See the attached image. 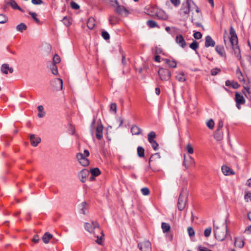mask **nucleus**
Segmentation results:
<instances>
[{
  "label": "nucleus",
  "mask_w": 251,
  "mask_h": 251,
  "mask_svg": "<svg viewBox=\"0 0 251 251\" xmlns=\"http://www.w3.org/2000/svg\"><path fill=\"white\" fill-rule=\"evenodd\" d=\"M188 191L186 189L183 188L179 194L177 201V208L179 211H182L188 201Z\"/></svg>",
  "instance_id": "f257e3e1"
},
{
  "label": "nucleus",
  "mask_w": 251,
  "mask_h": 251,
  "mask_svg": "<svg viewBox=\"0 0 251 251\" xmlns=\"http://www.w3.org/2000/svg\"><path fill=\"white\" fill-rule=\"evenodd\" d=\"M215 237L217 240L220 241H224L226 236L227 232V225L226 224V229L225 231H221L218 227H217L214 230Z\"/></svg>",
  "instance_id": "f03ea898"
},
{
  "label": "nucleus",
  "mask_w": 251,
  "mask_h": 251,
  "mask_svg": "<svg viewBox=\"0 0 251 251\" xmlns=\"http://www.w3.org/2000/svg\"><path fill=\"white\" fill-rule=\"evenodd\" d=\"M158 74L162 81H167L171 76V72L169 70L163 68H160L159 69Z\"/></svg>",
  "instance_id": "7ed1b4c3"
},
{
  "label": "nucleus",
  "mask_w": 251,
  "mask_h": 251,
  "mask_svg": "<svg viewBox=\"0 0 251 251\" xmlns=\"http://www.w3.org/2000/svg\"><path fill=\"white\" fill-rule=\"evenodd\" d=\"M156 135L154 131H151L148 134V139L149 142L151 144L152 149L154 151L158 149V144L154 140Z\"/></svg>",
  "instance_id": "20e7f679"
},
{
  "label": "nucleus",
  "mask_w": 251,
  "mask_h": 251,
  "mask_svg": "<svg viewBox=\"0 0 251 251\" xmlns=\"http://www.w3.org/2000/svg\"><path fill=\"white\" fill-rule=\"evenodd\" d=\"M192 2L190 0H186V1L182 4L180 9L181 14L186 15L189 14L190 12V6Z\"/></svg>",
  "instance_id": "39448f33"
},
{
  "label": "nucleus",
  "mask_w": 251,
  "mask_h": 251,
  "mask_svg": "<svg viewBox=\"0 0 251 251\" xmlns=\"http://www.w3.org/2000/svg\"><path fill=\"white\" fill-rule=\"evenodd\" d=\"M76 157L79 163L83 166H87L90 162L89 160L83 155V153L79 152L76 154Z\"/></svg>",
  "instance_id": "423d86ee"
},
{
  "label": "nucleus",
  "mask_w": 251,
  "mask_h": 251,
  "mask_svg": "<svg viewBox=\"0 0 251 251\" xmlns=\"http://www.w3.org/2000/svg\"><path fill=\"white\" fill-rule=\"evenodd\" d=\"M138 247L141 251H151V243L149 241H144L138 244Z\"/></svg>",
  "instance_id": "0eeeda50"
},
{
  "label": "nucleus",
  "mask_w": 251,
  "mask_h": 251,
  "mask_svg": "<svg viewBox=\"0 0 251 251\" xmlns=\"http://www.w3.org/2000/svg\"><path fill=\"white\" fill-rule=\"evenodd\" d=\"M183 165L186 169L190 167L194 166L195 162L194 158L190 155L186 158L185 155L184 156V160L183 162Z\"/></svg>",
  "instance_id": "6e6552de"
},
{
  "label": "nucleus",
  "mask_w": 251,
  "mask_h": 251,
  "mask_svg": "<svg viewBox=\"0 0 251 251\" xmlns=\"http://www.w3.org/2000/svg\"><path fill=\"white\" fill-rule=\"evenodd\" d=\"M115 12L122 17H126L129 14L128 10L125 6L120 5L118 4L115 9Z\"/></svg>",
  "instance_id": "1a4fd4ad"
},
{
  "label": "nucleus",
  "mask_w": 251,
  "mask_h": 251,
  "mask_svg": "<svg viewBox=\"0 0 251 251\" xmlns=\"http://www.w3.org/2000/svg\"><path fill=\"white\" fill-rule=\"evenodd\" d=\"M235 100L236 102V106L238 109H240L241 104H244L245 103V100L244 97L239 93L236 92L235 96Z\"/></svg>",
  "instance_id": "9d476101"
},
{
  "label": "nucleus",
  "mask_w": 251,
  "mask_h": 251,
  "mask_svg": "<svg viewBox=\"0 0 251 251\" xmlns=\"http://www.w3.org/2000/svg\"><path fill=\"white\" fill-rule=\"evenodd\" d=\"M229 33L230 37H229V43L230 44H233L234 43L238 44L237 36L236 34V32L232 26L230 28Z\"/></svg>",
  "instance_id": "9b49d317"
},
{
  "label": "nucleus",
  "mask_w": 251,
  "mask_h": 251,
  "mask_svg": "<svg viewBox=\"0 0 251 251\" xmlns=\"http://www.w3.org/2000/svg\"><path fill=\"white\" fill-rule=\"evenodd\" d=\"M89 175V171L86 169L82 170L78 174V177L81 182L84 183L86 182L87 177Z\"/></svg>",
  "instance_id": "f8f14e48"
},
{
  "label": "nucleus",
  "mask_w": 251,
  "mask_h": 251,
  "mask_svg": "<svg viewBox=\"0 0 251 251\" xmlns=\"http://www.w3.org/2000/svg\"><path fill=\"white\" fill-rule=\"evenodd\" d=\"M52 85L55 88L56 91H59L63 88V80L61 78H56L52 81Z\"/></svg>",
  "instance_id": "ddd939ff"
},
{
  "label": "nucleus",
  "mask_w": 251,
  "mask_h": 251,
  "mask_svg": "<svg viewBox=\"0 0 251 251\" xmlns=\"http://www.w3.org/2000/svg\"><path fill=\"white\" fill-rule=\"evenodd\" d=\"M0 71L4 74L7 75L8 73L12 74L14 72V69L12 67H10L8 64H3L0 68Z\"/></svg>",
  "instance_id": "4468645a"
},
{
  "label": "nucleus",
  "mask_w": 251,
  "mask_h": 251,
  "mask_svg": "<svg viewBox=\"0 0 251 251\" xmlns=\"http://www.w3.org/2000/svg\"><path fill=\"white\" fill-rule=\"evenodd\" d=\"M175 41L176 43L182 48H185L186 46V43L183 37L181 34H178L176 36Z\"/></svg>",
  "instance_id": "2eb2a0df"
},
{
  "label": "nucleus",
  "mask_w": 251,
  "mask_h": 251,
  "mask_svg": "<svg viewBox=\"0 0 251 251\" xmlns=\"http://www.w3.org/2000/svg\"><path fill=\"white\" fill-rule=\"evenodd\" d=\"M215 44L216 43L215 41L212 39L210 36L207 35L205 37L204 46L206 48L210 47H214L215 46Z\"/></svg>",
  "instance_id": "dca6fc26"
},
{
  "label": "nucleus",
  "mask_w": 251,
  "mask_h": 251,
  "mask_svg": "<svg viewBox=\"0 0 251 251\" xmlns=\"http://www.w3.org/2000/svg\"><path fill=\"white\" fill-rule=\"evenodd\" d=\"M30 140L31 145L33 147L37 146L41 141V139L39 137H36L33 134H30Z\"/></svg>",
  "instance_id": "f3484780"
},
{
  "label": "nucleus",
  "mask_w": 251,
  "mask_h": 251,
  "mask_svg": "<svg viewBox=\"0 0 251 251\" xmlns=\"http://www.w3.org/2000/svg\"><path fill=\"white\" fill-rule=\"evenodd\" d=\"M103 126L101 124L97 126L96 130V135L97 139L101 140L102 139L103 137Z\"/></svg>",
  "instance_id": "a211bd4d"
},
{
  "label": "nucleus",
  "mask_w": 251,
  "mask_h": 251,
  "mask_svg": "<svg viewBox=\"0 0 251 251\" xmlns=\"http://www.w3.org/2000/svg\"><path fill=\"white\" fill-rule=\"evenodd\" d=\"M230 45L234 51L235 55L238 60H240L241 58V55L240 53V50L238 46V44L234 43L233 44H230Z\"/></svg>",
  "instance_id": "6ab92c4d"
},
{
  "label": "nucleus",
  "mask_w": 251,
  "mask_h": 251,
  "mask_svg": "<svg viewBox=\"0 0 251 251\" xmlns=\"http://www.w3.org/2000/svg\"><path fill=\"white\" fill-rule=\"evenodd\" d=\"M216 51L219 54L221 57H226V54L224 48L223 46L217 45L215 47Z\"/></svg>",
  "instance_id": "aec40b11"
},
{
  "label": "nucleus",
  "mask_w": 251,
  "mask_h": 251,
  "mask_svg": "<svg viewBox=\"0 0 251 251\" xmlns=\"http://www.w3.org/2000/svg\"><path fill=\"white\" fill-rule=\"evenodd\" d=\"M6 4L10 5L14 9H18L21 12H24L23 9L18 5L14 0H10V1L7 2Z\"/></svg>",
  "instance_id": "412c9836"
},
{
  "label": "nucleus",
  "mask_w": 251,
  "mask_h": 251,
  "mask_svg": "<svg viewBox=\"0 0 251 251\" xmlns=\"http://www.w3.org/2000/svg\"><path fill=\"white\" fill-rule=\"evenodd\" d=\"M214 137L218 141L222 140L223 138L222 130L217 129L214 134Z\"/></svg>",
  "instance_id": "4be33fe9"
},
{
  "label": "nucleus",
  "mask_w": 251,
  "mask_h": 251,
  "mask_svg": "<svg viewBox=\"0 0 251 251\" xmlns=\"http://www.w3.org/2000/svg\"><path fill=\"white\" fill-rule=\"evenodd\" d=\"M53 237L52 235L49 232H46L42 236V240L45 244L49 243L50 240Z\"/></svg>",
  "instance_id": "5701e85b"
},
{
  "label": "nucleus",
  "mask_w": 251,
  "mask_h": 251,
  "mask_svg": "<svg viewBox=\"0 0 251 251\" xmlns=\"http://www.w3.org/2000/svg\"><path fill=\"white\" fill-rule=\"evenodd\" d=\"M131 132L132 135H139L142 132V129L138 126L134 125L131 128Z\"/></svg>",
  "instance_id": "b1692460"
},
{
  "label": "nucleus",
  "mask_w": 251,
  "mask_h": 251,
  "mask_svg": "<svg viewBox=\"0 0 251 251\" xmlns=\"http://www.w3.org/2000/svg\"><path fill=\"white\" fill-rule=\"evenodd\" d=\"M109 22L111 25H115L118 23L119 19L115 16L110 15L109 17Z\"/></svg>",
  "instance_id": "393cba45"
},
{
  "label": "nucleus",
  "mask_w": 251,
  "mask_h": 251,
  "mask_svg": "<svg viewBox=\"0 0 251 251\" xmlns=\"http://www.w3.org/2000/svg\"><path fill=\"white\" fill-rule=\"evenodd\" d=\"M160 158V155L159 153H155L153 154H152L150 158L149 163L150 166H151V163L155 161L156 160H158Z\"/></svg>",
  "instance_id": "a878e982"
},
{
  "label": "nucleus",
  "mask_w": 251,
  "mask_h": 251,
  "mask_svg": "<svg viewBox=\"0 0 251 251\" xmlns=\"http://www.w3.org/2000/svg\"><path fill=\"white\" fill-rule=\"evenodd\" d=\"M242 92L247 99L251 100V90L248 86H244Z\"/></svg>",
  "instance_id": "bb28decb"
},
{
  "label": "nucleus",
  "mask_w": 251,
  "mask_h": 251,
  "mask_svg": "<svg viewBox=\"0 0 251 251\" xmlns=\"http://www.w3.org/2000/svg\"><path fill=\"white\" fill-rule=\"evenodd\" d=\"M87 25L89 29H92L95 26V20L94 18L92 17L89 18L87 23Z\"/></svg>",
  "instance_id": "cd10ccee"
},
{
  "label": "nucleus",
  "mask_w": 251,
  "mask_h": 251,
  "mask_svg": "<svg viewBox=\"0 0 251 251\" xmlns=\"http://www.w3.org/2000/svg\"><path fill=\"white\" fill-rule=\"evenodd\" d=\"M234 244L235 246L239 248H242L244 246V242L241 238H235Z\"/></svg>",
  "instance_id": "c85d7f7f"
},
{
  "label": "nucleus",
  "mask_w": 251,
  "mask_h": 251,
  "mask_svg": "<svg viewBox=\"0 0 251 251\" xmlns=\"http://www.w3.org/2000/svg\"><path fill=\"white\" fill-rule=\"evenodd\" d=\"M222 171L223 173V174L226 176L233 174V173L231 172L230 168L225 165H224L222 167Z\"/></svg>",
  "instance_id": "c756f323"
},
{
  "label": "nucleus",
  "mask_w": 251,
  "mask_h": 251,
  "mask_svg": "<svg viewBox=\"0 0 251 251\" xmlns=\"http://www.w3.org/2000/svg\"><path fill=\"white\" fill-rule=\"evenodd\" d=\"M27 29V26L24 23H20L16 27V29L20 32H23L24 30H25Z\"/></svg>",
  "instance_id": "7c9ffc66"
},
{
  "label": "nucleus",
  "mask_w": 251,
  "mask_h": 251,
  "mask_svg": "<svg viewBox=\"0 0 251 251\" xmlns=\"http://www.w3.org/2000/svg\"><path fill=\"white\" fill-rule=\"evenodd\" d=\"M164 61L171 68H175L176 67V62L174 60H171L169 59H164Z\"/></svg>",
  "instance_id": "2f4dec72"
},
{
  "label": "nucleus",
  "mask_w": 251,
  "mask_h": 251,
  "mask_svg": "<svg viewBox=\"0 0 251 251\" xmlns=\"http://www.w3.org/2000/svg\"><path fill=\"white\" fill-rule=\"evenodd\" d=\"M161 228H162L163 232L164 233H166V232H169L171 229L170 226L168 224L164 223V222L162 223Z\"/></svg>",
  "instance_id": "473e14b6"
},
{
  "label": "nucleus",
  "mask_w": 251,
  "mask_h": 251,
  "mask_svg": "<svg viewBox=\"0 0 251 251\" xmlns=\"http://www.w3.org/2000/svg\"><path fill=\"white\" fill-rule=\"evenodd\" d=\"M89 173H91L92 176H99L101 173L100 170L98 168L91 169Z\"/></svg>",
  "instance_id": "72a5a7b5"
},
{
  "label": "nucleus",
  "mask_w": 251,
  "mask_h": 251,
  "mask_svg": "<svg viewBox=\"0 0 251 251\" xmlns=\"http://www.w3.org/2000/svg\"><path fill=\"white\" fill-rule=\"evenodd\" d=\"M137 154L139 157H143L145 156V150L142 147H138L137 149Z\"/></svg>",
  "instance_id": "f704fd0d"
},
{
  "label": "nucleus",
  "mask_w": 251,
  "mask_h": 251,
  "mask_svg": "<svg viewBox=\"0 0 251 251\" xmlns=\"http://www.w3.org/2000/svg\"><path fill=\"white\" fill-rule=\"evenodd\" d=\"M176 79L180 82H184L186 80V78L184 76V73L181 72L176 76Z\"/></svg>",
  "instance_id": "c9c22d12"
},
{
  "label": "nucleus",
  "mask_w": 251,
  "mask_h": 251,
  "mask_svg": "<svg viewBox=\"0 0 251 251\" xmlns=\"http://www.w3.org/2000/svg\"><path fill=\"white\" fill-rule=\"evenodd\" d=\"M147 25L151 28H154L155 27H159V26L157 24L156 22L153 20H148L147 22Z\"/></svg>",
  "instance_id": "e433bc0d"
},
{
  "label": "nucleus",
  "mask_w": 251,
  "mask_h": 251,
  "mask_svg": "<svg viewBox=\"0 0 251 251\" xmlns=\"http://www.w3.org/2000/svg\"><path fill=\"white\" fill-rule=\"evenodd\" d=\"M50 70L54 75H58L57 67L54 63H52L50 66Z\"/></svg>",
  "instance_id": "4c0bfd02"
},
{
  "label": "nucleus",
  "mask_w": 251,
  "mask_h": 251,
  "mask_svg": "<svg viewBox=\"0 0 251 251\" xmlns=\"http://www.w3.org/2000/svg\"><path fill=\"white\" fill-rule=\"evenodd\" d=\"M37 109L39 112V113L38 114V116L40 118L43 117L45 115V112H44L43 106L42 105H39L38 106Z\"/></svg>",
  "instance_id": "58836bf2"
},
{
  "label": "nucleus",
  "mask_w": 251,
  "mask_h": 251,
  "mask_svg": "<svg viewBox=\"0 0 251 251\" xmlns=\"http://www.w3.org/2000/svg\"><path fill=\"white\" fill-rule=\"evenodd\" d=\"M190 48L193 50H196L199 48V43L196 40H193L192 43L189 46Z\"/></svg>",
  "instance_id": "ea45409f"
},
{
  "label": "nucleus",
  "mask_w": 251,
  "mask_h": 251,
  "mask_svg": "<svg viewBox=\"0 0 251 251\" xmlns=\"http://www.w3.org/2000/svg\"><path fill=\"white\" fill-rule=\"evenodd\" d=\"M84 227L85 229L90 233L92 232L94 229L92 225L88 223H85Z\"/></svg>",
  "instance_id": "a19ab883"
},
{
  "label": "nucleus",
  "mask_w": 251,
  "mask_h": 251,
  "mask_svg": "<svg viewBox=\"0 0 251 251\" xmlns=\"http://www.w3.org/2000/svg\"><path fill=\"white\" fill-rule=\"evenodd\" d=\"M215 123L212 119H210L206 123L207 126L210 129H212L214 127Z\"/></svg>",
  "instance_id": "79ce46f5"
},
{
  "label": "nucleus",
  "mask_w": 251,
  "mask_h": 251,
  "mask_svg": "<svg viewBox=\"0 0 251 251\" xmlns=\"http://www.w3.org/2000/svg\"><path fill=\"white\" fill-rule=\"evenodd\" d=\"M221 71V70L220 68H215L211 70L210 74L213 76H215L218 75Z\"/></svg>",
  "instance_id": "37998d69"
},
{
  "label": "nucleus",
  "mask_w": 251,
  "mask_h": 251,
  "mask_svg": "<svg viewBox=\"0 0 251 251\" xmlns=\"http://www.w3.org/2000/svg\"><path fill=\"white\" fill-rule=\"evenodd\" d=\"M29 14L32 16V18L34 20L36 23L39 24L40 23V20L37 17V14L35 12H29Z\"/></svg>",
  "instance_id": "c03bdc74"
},
{
  "label": "nucleus",
  "mask_w": 251,
  "mask_h": 251,
  "mask_svg": "<svg viewBox=\"0 0 251 251\" xmlns=\"http://www.w3.org/2000/svg\"><path fill=\"white\" fill-rule=\"evenodd\" d=\"M8 20V18L4 14H0V24H4Z\"/></svg>",
  "instance_id": "a18cd8bd"
},
{
  "label": "nucleus",
  "mask_w": 251,
  "mask_h": 251,
  "mask_svg": "<svg viewBox=\"0 0 251 251\" xmlns=\"http://www.w3.org/2000/svg\"><path fill=\"white\" fill-rule=\"evenodd\" d=\"M60 60V56L58 54H55L53 57V62L52 63H54V64L59 63Z\"/></svg>",
  "instance_id": "49530a36"
},
{
  "label": "nucleus",
  "mask_w": 251,
  "mask_h": 251,
  "mask_svg": "<svg viewBox=\"0 0 251 251\" xmlns=\"http://www.w3.org/2000/svg\"><path fill=\"white\" fill-rule=\"evenodd\" d=\"M102 235L99 237L98 236H97V240L96 241V243L99 245H101L103 243V237L104 236V234L103 232H101Z\"/></svg>",
  "instance_id": "de8ad7c7"
},
{
  "label": "nucleus",
  "mask_w": 251,
  "mask_h": 251,
  "mask_svg": "<svg viewBox=\"0 0 251 251\" xmlns=\"http://www.w3.org/2000/svg\"><path fill=\"white\" fill-rule=\"evenodd\" d=\"M142 194L144 196H147L150 194V191L147 187H144L141 189Z\"/></svg>",
  "instance_id": "09e8293b"
},
{
  "label": "nucleus",
  "mask_w": 251,
  "mask_h": 251,
  "mask_svg": "<svg viewBox=\"0 0 251 251\" xmlns=\"http://www.w3.org/2000/svg\"><path fill=\"white\" fill-rule=\"evenodd\" d=\"M186 149L188 153L192 154L194 152V150L190 144H188L186 147Z\"/></svg>",
  "instance_id": "8fccbe9b"
},
{
  "label": "nucleus",
  "mask_w": 251,
  "mask_h": 251,
  "mask_svg": "<svg viewBox=\"0 0 251 251\" xmlns=\"http://www.w3.org/2000/svg\"><path fill=\"white\" fill-rule=\"evenodd\" d=\"M62 21L63 22V23L67 26H69L71 25V22H70V19L67 18L66 16L64 17L63 18V20H62Z\"/></svg>",
  "instance_id": "3c124183"
},
{
  "label": "nucleus",
  "mask_w": 251,
  "mask_h": 251,
  "mask_svg": "<svg viewBox=\"0 0 251 251\" xmlns=\"http://www.w3.org/2000/svg\"><path fill=\"white\" fill-rule=\"evenodd\" d=\"M104 1L112 6H114L115 4H118V1L117 0H103Z\"/></svg>",
  "instance_id": "603ef678"
},
{
  "label": "nucleus",
  "mask_w": 251,
  "mask_h": 251,
  "mask_svg": "<svg viewBox=\"0 0 251 251\" xmlns=\"http://www.w3.org/2000/svg\"><path fill=\"white\" fill-rule=\"evenodd\" d=\"M101 36H102V38L106 40H108L110 38V36H109V33L106 31H103L102 32Z\"/></svg>",
  "instance_id": "864d4df0"
},
{
  "label": "nucleus",
  "mask_w": 251,
  "mask_h": 251,
  "mask_svg": "<svg viewBox=\"0 0 251 251\" xmlns=\"http://www.w3.org/2000/svg\"><path fill=\"white\" fill-rule=\"evenodd\" d=\"M86 204H87L86 202L83 201L81 203V205H80V207H81L80 213H82L84 215L85 214V208L86 205Z\"/></svg>",
  "instance_id": "5fc2aeb1"
},
{
  "label": "nucleus",
  "mask_w": 251,
  "mask_h": 251,
  "mask_svg": "<svg viewBox=\"0 0 251 251\" xmlns=\"http://www.w3.org/2000/svg\"><path fill=\"white\" fill-rule=\"evenodd\" d=\"M70 4L71 7L74 9L77 10L79 8V5L75 1H72Z\"/></svg>",
  "instance_id": "6e6d98bb"
},
{
  "label": "nucleus",
  "mask_w": 251,
  "mask_h": 251,
  "mask_svg": "<svg viewBox=\"0 0 251 251\" xmlns=\"http://www.w3.org/2000/svg\"><path fill=\"white\" fill-rule=\"evenodd\" d=\"M202 36V34L199 31H195L193 34V36L196 39H201Z\"/></svg>",
  "instance_id": "4d7b16f0"
},
{
  "label": "nucleus",
  "mask_w": 251,
  "mask_h": 251,
  "mask_svg": "<svg viewBox=\"0 0 251 251\" xmlns=\"http://www.w3.org/2000/svg\"><path fill=\"white\" fill-rule=\"evenodd\" d=\"M187 231H188L189 235L190 237L194 236V235H195V231H194V229L192 227H191V226L188 227V228H187Z\"/></svg>",
  "instance_id": "13d9d810"
},
{
  "label": "nucleus",
  "mask_w": 251,
  "mask_h": 251,
  "mask_svg": "<svg viewBox=\"0 0 251 251\" xmlns=\"http://www.w3.org/2000/svg\"><path fill=\"white\" fill-rule=\"evenodd\" d=\"M211 228L208 227L205 229L204 232V235L206 237H209L211 234Z\"/></svg>",
  "instance_id": "bf43d9fd"
},
{
  "label": "nucleus",
  "mask_w": 251,
  "mask_h": 251,
  "mask_svg": "<svg viewBox=\"0 0 251 251\" xmlns=\"http://www.w3.org/2000/svg\"><path fill=\"white\" fill-rule=\"evenodd\" d=\"M171 3L176 7L178 6L180 4V0H170Z\"/></svg>",
  "instance_id": "052dcab7"
},
{
  "label": "nucleus",
  "mask_w": 251,
  "mask_h": 251,
  "mask_svg": "<svg viewBox=\"0 0 251 251\" xmlns=\"http://www.w3.org/2000/svg\"><path fill=\"white\" fill-rule=\"evenodd\" d=\"M199 251H213L206 247H202L201 245H199L198 247Z\"/></svg>",
  "instance_id": "680f3d73"
},
{
  "label": "nucleus",
  "mask_w": 251,
  "mask_h": 251,
  "mask_svg": "<svg viewBox=\"0 0 251 251\" xmlns=\"http://www.w3.org/2000/svg\"><path fill=\"white\" fill-rule=\"evenodd\" d=\"M245 200L246 201L248 202L249 200H251V193L250 192H247L245 194L244 196Z\"/></svg>",
  "instance_id": "e2e57ef3"
},
{
  "label": "nucleus",
  "mask_w": 251,
  "mask_h": 251,
  "mask_svg": "<svg viewBox=\"0 0 251 251\" xmlns=\"http://www.w3.org/2000/svg\"><path fill=\"white\" fill-rule=\"evenodd\" d=\"M224 122L222 119L219 120L217 128L218 129H221L223 127Z\"/></svg>",
  "instance_id": "0e129e2a"
},
{
  "label": "nucleus",
  "mask_w": 251,
  "mask_h": 251,
  "mask_svg": "<svg viewBox=\"0 0 251 251\" xmlns=\"http://www.w3.org/2000/svg\"><path fill=\"white\" fill-rule=\"evenodd\" d=\"M234 89H238L240 87V84L238 82L232 81L231 86Z\"/></svg>",
  "instance_id": "69168bd1"
},
{
  "label": "nucleus",
  "mask_w": 251,
  "mask_h": 251,
  "mask_svg": "<svg viewBox=\"0 0 251 251\" xmlns=\"http://www.w3.org/2000/svg\"><path fill=\"white\" fill-rule=\"evenodd\" d=\"M31 2L33 4L36 5L41 4L43 2L42 0H31Z\"/></svg>",
  "instance_id": "338daca9"
},
{
  "label": "nucleus",
  "mask_w": 251,
  "mask_h": 251,
  "mask_svg": "<svg viewBox=\"0 0 251 251\" xmlns=\"http://www.w3.org/2000/svg\"><path fill=\"white\" fill-rule=\"evenodd\" d=\"M110 109L115 112H116L117 105L115 103H112L110 105Z\"/></svg>",
  "instance_id": "774afa93"
}]
</instances>
